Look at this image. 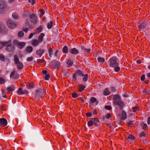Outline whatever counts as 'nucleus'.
<instances>
[{
  "mask_svg": "<svg viewBox=\"0 0 150 150\" xmlns=\"http://www.w3.org/2000/svg\"><path fill=\"white\" fill-rule=\"evenodd\" d=\"M141 125L142 126V129L144 131H146L148 129V127L146 123H144L143 122L141 124Z\"/></svg>",
  "mask_w": 150,
  "mask_h": 150,
  "instance_id": "nucleus-30",
  "label": "nucleus"
},
{
  "mask_svg": "<svg viewBox=\"0 0 150 150\" xmlns=\"http://www.w3.org/2000/svg\"><path fill=\"white\" fill-rule=\"evenodd\" d=\"M24 33L23 31H20L18 32V36L19 38L22 37L23 36Z\"/></svg>",
  "mask_w": 150,
  "mask_h": 150,
  "instance_id": "nucleus-45",
  "label": "nucleus"
},
{
  "mask_svg": "<svg viewBox=\"0 0 150 150\" xmlns=\"http://www.w3.org/2000/svg\"><path fill=\"white\" fill-rule=\"evenodd\" d=\"M2 96L4 98H6V93L5 91L4 90H2Z\"/></svg>",
  "mask_w": 150,
  "mask_h": 150,
  "instance_id": "nucleus-56",
  "label": "nucleus"
},
{
  "mask_svg": "<svg viewBox=\"0 0 150 150\" xmlns=\"http://www.w3.org/2000/svg\"><path fill=\"white\" fill-rule=\"evenodd\" d=\"M11 44L12 41L10 40L7 41L0 42L1 49H2L4 46H6V47H7L11 45Z\"/></svg>",
  "mask_w": 150,
  "mask_h": 150,
  "instance_id": "nucleus-10",
  "label": "nucleus"
},
{
  "mask_svg": "<svg viewBox=\"0 0 150 150\" xmlns=\"http://www.w3.org/2000/svg\"><path fill=\"white\" fill-rule=\"evenodd\" d=\"M93 123L95 126H98L100 124V122L98 118L95 117L93 119Z\"/></svg>",
  "mask_w": 150,
  "mask_h": 150,
  "instance_id": "nucleus-21",
  "label": "nucleus"
},
{
  "mask_svg": "<svg viewBox=\"0 0 150 150\" xmlns=\"http://www.w3.org/2000/svg\"><path fill=\"white\" fill-rule=\"evenodd\" d=\"M111 90L112 92H115L116 91V88L115 87H112L111 88Z\"/></svg>",
  "mask_w": 150,
  "mask_h": 150,
  "instance_id": "nucleus-60",
  "label": "nucleus"
},
{
  "mask_svg": "<svg viewBox=\"0 0 150 150\" xmlns=\"http://www.w3.org/2000/svg\"><path fill=\"white\" fill-rule=\"evenodd\" d=\"M35 33H31L30 34L29 37H28V38L29 39H30L33 36V35H34L35 34Z\"/></svg>",
  "mask_w": 150,
  "mask_h": 150,
  "instance_id": "nucleus-62",
  "label": "nucleus"
},
{
  "mask_svg": "<svg viewBox=\"0 0 150 150\" xmlns=\"http://www.w3.org/2000/svg\"><path fill=\"white\" fill-rule=\"evenodd\" d=\"M50 77V75L49 74H47L44 76V79L46 80H48Z\"/></svg>",
  "mask_w": 150,
  "mask_h": 150,
  "instance_id": "nucleus-49",
  "label": "nucleus"
},
{
  "mask_svg": "<svg viewBox=\"0 0 150 150\" xmlns=\"http://www.w3.org/2000/svg\"><path fill=\"white\" fill-rule=\"evenodd\" d=\"M36 63L39 65H45L46 62L44 59H38L37 60Z\"/></svg>",
  "mask_w": 150,
  "mask_h": 150,
  "instance_id": "nucleus-16",
  "label": "nucleus"
},
{
  "mask_svg": "<svg viewBox=\"0 0 150 150\" xmlns=\"http://www.w3.org/2000/svg\"><path fill=\"white\" fill-rule=\"evenodd\" d=\"M45 92V90L44 89L42 88H38L36 91V94L37 96L41 98Z\"/></svg>",
  "mask_w": 150,
  "mask_h": 150,
  "instance_id": "nucleus-11",
  "label": "nucleus"
},
{
  "mask_svg": "<svg viewBox=\"0 0 150 150\" xmlns=\"http://www.w3.org/2000/svg\"><path fill=\"white\" fill-rule=\"evenodd\" d=\"M5 59L4 56L2 54H0V60L2 61H4Z\"/></svg>",
  "mask_w": 150,
  "mask_h": 150,
  "instance_id": "nucleus-52",
  "label": "nucleus"
},
{
  "mask_svg": "<svg viewBox=\"0 0 150 150\" xmlns=\"http://www.w3.org/2000/svg\"><path fill=\"white\" fill-rule=\"evenodd\" d=\"M8 9V7L6 2L2 0H0V11L3 12Z\"/></svg>",
  "mask_w": 150,
  "mask_h": 150,
  "instance_id": "nucleus-3",
  "label": "nucleus"
},
{
  "mask_svg": "<svg viewBox=\"0 0 150 150\" xmlns=\"http://www.w3.org/2000/svg\"><path fill=\"white\" fill-rule=\"evenodd\" d=\"M127 117V115L125 112L123 110L122 112V114L120 117V119L122 120H125Z\"/></svg>",
  "mask_w": 150,
  "mask_h": 150,
  "instance_id": "nucleus-19",
  "label": "nucleus"
},
{
  "mask_svg": "<svg viewBox=\"0 0 150 150\" xmlns=\"http://www.w3.org/2000/svg\"><path fill=\"white\" fill-rule=\"evenodd\" d=\"M66 63L67 64L68 66L69 67L72 66L73 64V61L71 59H68Z\"/></svg>",
  "mask_w": 150,
  "mask_h": 150,
  "instance_id": "nucleus-33",
  "label": "nucleus"
},
{
  "mask_svg": "<svg viewBox=\"0 0 150 150\" xmlns=\"http://www.w3.org/2000/svg\"><path fill=\"white\" fill-rule=\"evenodd\" d=\"M8 122L7 120L5 118H0V126L4 127L7 125Z\"/></svg>",
  "mask_w": 150,
  "mask_h": 150,
  "instance_id": "nucleus-12",
  "label": "nucleus"
},
{
  "mask_svg": "<svg viewBox=\"0 0 150 150\" xmlns=\"http://www.w3.org/2000/svg\"><path fill=\"white\" fill-rule=\"evenodd\" d=\"M39 11L40 12L42 15V16L45 14V11H44L43 9H40L39 10Z\"/></svg>",
  "mask_w": 150,
  "mask_h": 150,
  "instance_id": "nucleus-54",
  "label": "nucleus"
},
{
  "mask_svg": "<svg viewBox=\"0 0 150 150\" xmlns=\"http://www.w3.org/2000/svg\"><path fill=\"white\" fill-rule=\"evenodd\" d=\"M53 26V22L52 21H50V23H48L47 25V27L48 29H50Z\"/></svg>",
  "mask_w": 150,
  "mask_h": 150,
  "instance_id": "nucleus-37",
  "label": "nucleus"
},
{
  "mask_svg": "<svg viewBox=\"0 0 150 150\" xmlns=\"http://www.w3.org/2000/svg\"><path fill=\"white\" fill-rule=\"evenodd\" d=\"M17 93L18 95L24 94V93H23V91L21 88H18L17 91Z\"/></svg>",
  "mask_w": 150,
  "mask_h": 150,
  "instance_id": "nucleus-39",
  "label": "nucleus"
},
{
  "mask_svg": "<svg viewBox=\"0 0 150 150\" xmlns=\"http://www.w3.org/2000/svg\"><path fill=\"white\" fill-rule=\"evenodd\" d=\"M79 96V94H78L75 92H73L72 94V97L74 98H76Z\"/></svg>",
  "mask_w": 150,
  "mask_h": 150,
  "instance_id": "nucleus-47",
  "label": "nucleus"
},
{
  "mask_svg": "<svg viewBox=\"0 0 150 150\" xmlns=\"http://www.w3.org/2000/svg\"><path fill=\"white\" fill-rule=\"evenodd\" d=\"M133 112H135L139 111V108L138 106L133 107L132 108Z\"/></svg>",
  "mask_w": 150,
  "mask_h": 150,
  "instance_id": "nucleus-36",
  "label": "nucleus"
},
{
  "mask_svg": "<svg viewBox=\"0 0 150 150\" xmlns=\"http://www.w3.org/2000/svg\"><path fill=\"white\" fill-rule=\"evenodd\" d=\"M33 60V57H28L27 60L28 61H31Z\"/></svg>",
  "mask_w": 150,
  "mask_h": 150,
  "instance_id": "nucleus-59",
  "label": "nucleus"
},
{
  "mask_svg": "<svg viewBox=\"0 0 150 150\" xmlns=\"http://www.w3.org/2000/svg\"><path fill=\"white\" fill-rule=\"evenodd\" d=\"M25 25L26 26H29V23L28 20H26L25 23Z\"/></svg>",
  "mask_w": 150,
  "mask_h": 150,
  "instance_id": "nucleus-63",
  "label": "nucleus"
},
{
  "mask_svg": "<svg viewBox=\"0 0 150 150\" xmlns=\"http://www.w3.org/2000/svg\"><path fill=\"white\" fill-rule=\"evenodd\" d=\"M12 17L15 19L17 20L19 18V16L17 15L16 13H13L12 15Z\"/></svg>",
  "mask_w": 150,
  "mask_h": 150,
  "instance_id": "nucleus-43",
  "label": "nucleus"
},
{
  "mask_svg": "<svg viewBox=\"0 0 150 150\" xmlns=\"http://www.w3.org/2000/svg\"><path fill=\"white\" fill-rule=\"evenodd\" d=\"M68 48L67 46H64L62 49V52L64 53H67L68 52Z\"/></svg>",
  "mask_w": 150,
  "mask_h": 150,
  "instance_id": "nucleus-42",
  "label": "nucleus"
},
{
  "mask_svg": "<svg viewBox=\"0 0 150 150\" xmlns=\"http://www.w3.org/2000/svg\"><path fill=\"white\" fill-rule=\"evenodd\" d=\"M145 79V75L144 74H143L142 75L141 77V80L142 81H144Z\"/></svg>",
  "mask_w": 150,
  "mask_h": 150,
  "instance_id": "nucleus-58",
  "label": "nucleus"
},
{
  "mask_svg": "<svg viewBox=\"0 0 150 150\" xmlns=\"http://www.w3.org/2000/svg\"><path fill=\"white\" fill-rule=\"evenodd\" d=\"M128 125L130 127H132V126L134 125L133 121H130L127 123Z\"/></svg>",
  "mask_w": 150,
  "mask_h": 150,
  "instance_id": "nucleus-55",
  "label": "nucleus"
},
{
  "mask_svg": "<svg viewBox=\"0 0 150 150\" xmlns=\"http://www.w3.org/2000/svg\"><path fill=\"white\" fill-rule=\"evenodd\" d=\"M28 2L30 3L32 5H34L36 3L35 0H28Z\"/></svg>",
  "mask_w": 150,
  "mask_h": 150,
  "instance_id": "nucleus-53",
  "label": "nucleus"
},
{
  "mask_svg": "<svg viewBox=\"0 0 150 150\" xmlns=\"http://www.w3.org/2000/svg\"><path fill=\"white\" fill-rule=\"evenodd\" d=\"M42 25H40L39 27L38 28L35 30L36 33H40L42 30Z\"/></svg>",
  "mask_w": 150,
  "mask_h": 150,
  "instance_id": "nucleus-35",
  "label": "nucleus"
},
{
  "mask_svg": "<svg viewBox=\"0 0 150 150\" xmlns=\"http://www.w3.org/2000/svg\"><path fill=\"white\" fill-rule=\"evenodd\" d=\"M15 87L13 85L7 87L6 88L7 91L8 93H9L10 92H12L15 90Z\"/></svg>",
  "mask_w": 150,
  "mask_h": 150,
  "instance_id": "nucleus-26",
  "label": "nucleus"
},
{
  "mask_svg": "<svg viewBox=\"0 0 150 150\" xmlns=\"http://www.w3.org/2000/svg\"><path fill=\"white\" fill-rule=\"evenodd\" d=\"M146 25V24L144 22L142 23L141 24L138 26L139 30L140 31L142 30L145 28Z\"/></svg>",
  "mask_w": 150,
  "mask_h": 150,
  "instance_id": "nucleus-17",
  "label": "nucleus"
},
{
  "mask_svg": "<svg viewBox=\"0 0 150 150\" xmlns=\"http://www.w3.org/2000/svg\"><path fill=\"white\" fill-rule=\"evenodd\" d=\"M7 24L9 28L11 29H13L17 26V24L15 23V22L10 19L7 21Z\"/></svg>",
  "mask_w": 150,
  "mask_h": 150,
  "instance_id": "nucleus-6",
  "label": "nucleus"
},
{
  "mask_svg": "<svg viewBox=\"0 0 150 150\" xmlns=\"http://www.w3.org/2000/svg\"><path fill=\"white\" fill-rule=\"evenodd\" d=\"M80 47L82 52L85 53H90L91 50V49L86 48L83 46H81Z\"/></svg>",
  "mask_w": 150,
  "mask_h": 150,
  "instance_id": "nucleus-14",
  "label": "nucleus"
},
{
  "mask_svg": "<svg viewBox=\"0 0 150 150\" xmlns=\"http://www.w3.org/2000/svg\"><path fill=\"white\" fill-rule=\"evenodd\" d=\"M111 93L109 91V88H105L103 91V95L104 96H107Z\"/></svg>",
  "mask_w": 150,
  "mask_h": 150,
  "instance_id": "nucleus-29",
  "label": "nucleus"
},
{
  "mask_svg": "<svg viewBox=\"0 0 150 150\" xmlns=\"http://www.w3.org/2000/svg\"><path fill=\"white\" fill-rule=\"evenodd\" d=\"M45 51V50H44L40 49L36 51V53L37 55L40 57L44 53Z\"/></svg>",
  "mask_w": 150,
  "mask_h": 150,
  "instance_id": "nucleus-15",
  "label": "nucleus"
},
{
  "mask_svg": "<svg viewBox=\"0 0 150 150\" xmlns=\"http://www.w3.org/2000/svg\"><path fill=\"white\" fill-rule=\"evenodd\" d=\"M111 115L110 113H108L106 115L105 117V116H103V117L102 119L104 121V120L105 119V117L107 119H109L111 117Z\"/></svg>",
  "mask_w": 150,
  "mask_h": 150,
  "instance_id": "nucleus-41",
  "label": "nucleus"
},
{
  "mask_svg": "<svg viewBox=\"0 0 150 150\" xmlns=\"http://www.w3.org/2000/svg\"><path fill=\"white\" fill-rule=\"evenodd\" d=\"M121 99V98L120 95L117 94H115L113 97V104L115 105L118 106L120 109L122 110L125 106V104Z\"/></svg>",
  "mask_w": 150,
  "mask_h": 150,
  "instance_id": "nucleus-2",
  "label": "nucleus"
},
{
  "mask_svg": "<svg viewBox=\"0 0 150 150\" xmlns=\"http://www.w3.org/2000/svg\"><path fill=\"white\" fill-rule=\"evenodd\" d=\"M29 20L34 25H36L38 23V17L35 13H32L29 16Z\"/></svg>",
  "mask_w": 150,
  "mask_h": 150,
  "instance_id": "nucleus-4",
  "label": "nucleus"
},
{
  "mask_svg": "<svg viewBox=\"0 0 150 150\" xmlns=\"http://www.w3.org/2000/svg\"><path fill=\"white\" fill-rule=\"evenodd\" d=\"M70 53L73 54L77 55L79 53V51L75 48H71L69 50Z\"/></svg>",
  "mask_w": 150,
  "mask_h": 150,
  "instance_id": "nucleus-18",
  "label": "nucleus"
},
{
  "mask_svg": "<svg viewBox=\"0 0 150 150\" xmlns=\"http://www.w3.org/2000/svg\"><path fill=\"white\" fill-rule=\"evenodd\" d=\"M45 36V34L43 33H40V35H39L38 37V40L40 42H41L43 41V37Z\"/></svg>",
  "mask_w": 150,
  "mask_h": 150,
  "instance_id": "nucleus-28",
  "label": "nucleus"
},
{
  "mask_svg": "<svg viewBox=\"0 0 150 150\" xmlns=\"http://www.w3.org/2000/svg\"><path fill=\"white\" fill-rule=\"evenodd\" d=\"M15 64L16 65L18 69L21 70L23 69V65L21 62L20 61Z\"/></svg>",
  "mask_w": 150,
  "mask_h": 150,
  "instance_id": "nucleus-20",
  "label": "nucleus"
},
{
  "mask_svg": "<svg viewBox=\"0 0 150 150\" xmlns=\"http://www.w3.org/2000/svg\"><path fill=\"white\" fill-rule=\"evenodd\" d=\"M15 49L14 47L12 45V44L10 45L9 46L6 47V50L8 52H12Z\"/></svg>",
  "mask_w": 150,
  "mask_h": 150,
  "instance_id": "nucleus-23",
  "label": "nucleus"
},
{
  "mask_svg": "<svg viewBox=\"0 0 150 150\" xmlns=\"http://www.w3.org/2000/svg\"><path fill=\"white\" fill-rule=\"evenodd\" d=\"M33 86V82H31L29 84L28 88L30 89H33L34 88Z\"/></svg>",
  "mask_w": 150,
  "mask_h": 150,
  "instance_id": "nucleus-44",
  "label": "nucleus"
},
{
  "mask_svg": "<svg viewBox=\"0 0 150 150\" xmlns=\"http://www.w3.org/2000/svg\"><path fill=\"white\" fill-rule=\"evenodd\" d=\"M53 47L52 46V48L50 47L48 49V53L49 54V56L50 57H51L53 54Z\"/></svg>",
  "mask_w": 150,
  "mask_h": 150,
  "instance_id": "nucleus-31",
  "label": "nucleus"
},
{
  "mask_svg": "<svg viewBox=\"0 0 150 150\" xmlns=\"http://www.w3.org/2000/svg\"><path fill=\"white\" fill-rule=\"evenodd\" d=\"M52 66L54 68L58 69L60 66V62L56 60H54L52 61L51 63Z\"/></svg>",
  "mask_w": 150,
  "mask_h": 150,
  "instance_id": "nucleus-9",
  "label": "nucleus"
},
{
  "mask_svg": "<svg viewBox=\"0 0 150 150\" xmlns=\"http://www.w3.org/2000/svg\"><path fill=\"white\" fill-rule=\"evenodd\" d=\"M16 72L15 71H13L11 72L10 75L11 78H12L14 79H16L18 78L19 75L18 73H16Z\"/></svg>",
  "mask_w": 150,
  "mask_h": 150,
  "instance_id": "nucleus-13",
  "label": "nucleus"
},
{
  "mask_svg": "<svg viewBox=\"0 0 150 150\" xmlns=\"http://www.w3.org/2000/svg\"><path fill=\"white\" fill-rule=\"evenodd\" d=\"M26 51L28 53H31L33 50V48L32 47L30 46H28L26 47Z\"/></svg>",
  "mask_w": 150,
  "mask_h": 150,
  "instance_id": "nucleus-32",
  "label": "nucleus"
},
{
  "mask_svg": "<svg viewBox=\"0 0 150 150\" xmlns=\"http://www.w3.org/2000/svg\"><path fill=\"white\" fill-rule=\"evenodd\" d=\"M136 139L135 137L131 134H129L127 138H125V139L128 141L130 139L132 140H134Z\"/></svg>",
  "mask_w": 150,
  "mask_h": 150,
  "instance_id": "nucleus-27",
  "label": "nucleus"
},
{
  "mask_svg": "<svg viewBox=\"0 0 150 150\" xmlns=\"http://www.w3.org/2000/svg\"><path fill=\"white\" fill-rule=\"evenodd\" d=\"M118 58L115 56H113L109 59V64L110 67L114 68V71L115 72H118L120 70V67L119 66V62Z\"/></svg>",
  "mask_w": 150,
  "mask_h": 150,
  "instance_id": "nucleus-1",
  "label": "nucleus"
},
{
  "mask_svg": "<svg viewBox=\"0 0 150 150\" xmlns=\"http://www.w3.org/2000/svg\"><path fill=\"white\" fill-rule=\"evenodd\" d=\"M40 43V42L38 40L34 39L31 42V44L33 47H35L37 46Z\"/></svg>",
  "mask_w": 150,
  "mask_h": 150,
  "instance_id": "nucleus-24",
  "label": "nucleus"
},
{
  "mask_svg": "<svg viewBox=\"0 0 150 150\" xmlns=\"http://www.w3.org/2000/svg\"><path fill=\"white\" fill-rule=\"evenodd\" d=\"M88 74H86L85 75L82 74V76H83V80L84 82H86L88 80Z\"/></svg>",
  "mask_w": 150,
  "mask_h": 150,
  "instance_id": "nucleus-40",
  "label": "nucleus"
},
{
  "mask_svg": "<svg viewBox=\"0 0 150 150\" xmlns=\"http://www.w3.org/2000/svg\"><path fill=\"white\" fill-rule=\"evenodd\" d=\"M83 74L82 72L79 69H78L75 71L73 75L72 78L75 81L77 80V76H82Z\"/></svg>",
  "mask_w": 150,
  "mask_h": 150,
  "instance_id": "nucleus-8",
  "label": "nucleus"
},
{
  "mask_svg": "<svg viewBox=\"0 0 150 150\" xmlns=\"http://www.w3.org/2000/svg\"><path fill=\"white\" fill-rule=\"evenodd\" d=\"M86 115L87 117H91L92 115L91 112H88L86 113Z\"/></svg>",
  "mask_w": 150,
  "mask_h": 150,
  "instance_id": "nucleus-61",
  "label": "nucleus"
},
{
  "mask_svg": "<svg viewBox=\"0 0 150 150\" xmlns=\"http://www.w3.org/2000/svg\"><path fill=\"white\" fill-rule=\"evenodd\" d=\"M8 32V30L5 25L0 21V33L5 35Z\"/></svg>",
  "mask_w": 150,
  "mask_h": 150,
  "instance_id": "nucleus-5",
  "label": "nucleus"
},
{
  "mask_svg": "<svg viewBox=\"0 0 150 150\" xmlns=\"http://www.w3.org/2000/svg\"><path fill=\"white\" fill-rule=\"evenodd\" d=\"M146 134L144 131H142L139 134V136L140 137H146Z\"/></svg>",
  "mask_w": 150,
  "mask_h": 150,
  "instance_id": "nucleus-46",
  "label": "nucleus"
},
{
  "mask_svg": "<svg viewBox=\"0 0 150 150\" xmlns=\"http://www.w3.org/2000/svg\"><path fill=\"white\" fill-rule=\"evenodd\" d=\"M6 81L3 77H0V83L4 84L5 82Z\"/></svg>",
  "mask_w": 150,
  "mask_h": 150,
  "instance_id": "nucleus-50",
  "label": "nucleus"
},
{
  "mask_svg": "<svg viewBox=\"0 0 150 150\" xmlns=\"http://www.w3.org/2000/svg\"><path fill=\"white\" fill-rule=\"evenodd\" d=\"M95 102H96V105H97L98 103V102L97 101V99L94 97H91L90 99V103H93Z\"/></svg>",
  "mask_w": 150,
  "mask_h": 150,
  "instance_id": "nucleus-22",
  "label": "nucleus"
},
{
  "mask_svg": "<svg viewBox=\"0 0 150 150\" xmlns=\"http://www.w3.org/2000/svg\"><path fill=\"white\" fill-rule=\"evenodd\" d=\"M105 108L108 110H111L112 109L111 106L110 105H105Z\"/></svg>",
  "mask_w": 150,
  "mask_h": 150,
  "instance_id": "nucleus-51",
  "label": "nucleus"
},
{
  "mask_svg": "<svg viewBox=\"0 0 150 150\" xmlns=\"http://www.w3.org/2000/svg\"><path fill=\"white\" fill-rule=\"evenodd\" d=\"M86 87L83 84H81L80 85H79L78 87V89L79 91L80 92H81L83 91Z\"/></svg>",
  "mask_w": 150,
  "mask_h": 150,
  "instance_id": "nucleus-25",
  "label": "nucleus"
},
{
  "mask_svg": "<svg viewBox=\"0 0 150 150\" xmlns=\"http://www.w3.org/2000/svg\"><path fill=\"white\" fill-rule=\"evenodd\" d=\"M93 124V121L92 120H90L88 122V127L92 126Z\"/></svg>",
  "mask_w": 150,
  "mask_h": 150,
  "instance_id": "nucleus-48",
  "label": "nucleus"
},
{
  "mask_svg": "<svg viewBox=\"0 0 150 150\" xmlns=\"http://www.w3.org/2000/svg\"><path fill=\"white\" fill-rule=\"evenodd\" d=\"M22 30L25 32L27 33L28 30V28H23Z\"/></svg>",
  "mask_w": 150,
  "mask_h": 150,
  "instance_id": "nucleus-64",
  "label": "nucleus"
},
{
  "mask_svg": "<svg viewBox=\"0 0 150 150\" xmlns=\"http://www.w3.org/2000/svg\"><path fill=\"white\" fill-rule=\"evenodd\" d=\"M13 43L14 45L17 46L19 49L23 48L25 44V42H19L16 40H13Z\"/></svg>",
  "mask_w": 150,
  "mask_h": 150,
  "instance_id": "nucleus-7",
  "label": "nucleus"
},
{
  "mask_svg": "<svg viewBox=\"0 0 150 150\" xmlns=\"http://www.w3.org/2000/svg\"><path fill=\"white\" fill-rule=\"evenodd\" d=\"M5 105L4 104H2L0 108V109L2 110H4L5 109Z\"/></svg>",
  "mask_w": 150,
  "mask_h": 150,
  "instance_id": "nucleus-57",
  "label": "nucleus"
},
{
  "mask_svg": "<svg viewBox=\"0 0 150 150\" xmlns=\"http://www.w3.org/2000/svg\"><path fill=\"white\" fill-rule=\"evenodd\" d=\"M13 57L15 64L16 63H17L20 62L19 61V58L16 55H14Z\"/></svg>",
  "mask_w": 150,
  "mask_h": 150,
  "instance_id": "nucleus-38",
  "label": "nucleus"
},
{
  "mask_svg": "<svg viewBox=\"0 0 150 150\" xmlns=\"http://www.w3.org/2000/svg\"><path fill=\"white\" fill-rule=\"evenodd\" d=\"M97 60L99 63L101 64H103L105 62V58L100 57H99L97 59Z\"/></svg>",
  "mask_w": 150,
  "mask_h": 150,
  "instance_id": "nucleus-34",
  "label": "nucleus"
}]
</instances>
